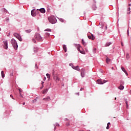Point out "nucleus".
Instances as JSON below:
<instances>
[{
	"label": "nucleus",
	"mask_w": 131,
	"mask_h": 131,
	"mask_svg": "<svg viewBox=\"0 0 131 131\" xmlns=\"http://www.w3.org/2000/svg\"><path fill=\"white\" fill-rule=\"evenodd\" d=\"M111 125V123L110 122H108L107 123V126H106V129H108L110 128V126Z\"/></svg>",
	"instance_id": "21"
},
{
	"label": "nucleus",
	"mask_w": 131,
	"mask_h": 131,
	"mask_svg": "<svg viewBox=\"0 0 131 131\" xmlns=\"http://www.w3.org/2000/svg\"><path fill=\"white\" fill-rule=\"evenodd\" d=\"M18 91H19V94H21V92H23V90L21 89H18Z\"/></svg>",
	"instance_id": "37"
},
{
	"label": "nucleus",
	"mask_w": 131,
	"mask_h": 131,
	"mask_svg": "<svg viewBox=\"0 0 131 131\" xmlns=\"http://www.w3.org/2000/svg\"><path fill=\"white\" fill-rule=\"evenodd\" d=\"M56 126H59L60 125H59V124H58L56 125Z\"/></svg>",
	"instance_id": "49"
},
{
	"label": "nucleus",
	"mask_w": 131,
	"mask_h": 131,
	"mask_svg": "<svg viewBox=\"0 0 131 131\" xmlns=\"http://www.w3.org/2000/svg\"><path fill=\"white\" fill-rule=\"evenodd\" d=\"M72 67L74 70H76L78 71H80V69H79V67L78 66H76V67L72 66Z\"/></svg>",
	"instance_id": "14"
},
{
	"label": "nucleus",
	"mask_w": 131,
	"mask_h": 131,
	"mask_svg": "<svg viewBox=\"0 0 131 131\" xmlns=\"http://www.w3.org/2000/svg\"><path fill=\"white\" fill-rule=\"evenodd\" d=\"M114 67H112V70H114Z\"/></svg>",
	"instance_id": "50"
},
{
	"label": "nucleus",
	"mask_w": 131,
	"mask_h": 131,
	"mask_svg": "<svg viewBox=\"0 0 131 131\" xmlns=\"http://www.w3.org/2000/svg\"><path fill=\"white\" fill-rule=\"evenodd\" d=\"M49 21L52 24H55L57 23V19H56L55 16H51L48 17Z\"/></svg>",
	"instance_id": "1"
},
{
	"label": "nucleus",
	"mask_w": 131,
	"mask_h": 131,
	"mask_svg": "<svg viewBox=\"0 0 131 131\" xmlns=\"http://www.w3.org/2000/svg\"><path fill=\"white\" fill-rule=\"evenodd\" d=\"M61 23H63L64 22V19L63 18H60L59 19Z\"/></svg>",
	"instance_id": "32"
},
{
	"label": "nucleus",
	"mask_w": 131,
	"mask_h": 131,
	"mask_svg": "<svg viewBox=\"0 0 131 131\" xmlns=\"http://www.w3.org/2000/svg\"><path fill=\"white\" fill-rule=\"evenodd\" d=\"M105 61H106V63H109V62H111V59H109L108 57H107V58H106Z\"/></svg>",
	"instance_id": "19"
},
{
	"label": "nucleus",
	"mask_w": 131,
	"mask_h": 131,
	"mask_svg": "<svg viewBox=\"0 0 131 131\" xmlns=\"http://www.w3.org/2000/svg\"><path fill=\"white\" fill-rule=\"evenodd\" d=\"M63 49L64 50L65 52H67V47L65 45H63Z\"/></svg>",
	"instance_id": "24"
},
{
	"label": "nucleus",
	"mask_w": 131,
	"mask_h": 131,
	"mask_svg": "<svg viewBox=\"0 0 131 131\" xmlns=\"http://www.w3.org/2000/svg\"><path fill=\"white\" fill-rule=\"evenodd\" d=\"M43 88H44V85H42V86L40 88V90H42V89H43Z\"/></svg>",
	"instance_id": "41"
},
{
	"label": "nucleus",
	"mask_w": 131,
	"mask_h": 131,
	"mask_svg": "<svg viewBox=\"0 0 131 131\" xmlns=\"http://www.w3.org/2000/svg\"><path fill=\"white\" fill-rule=\"evenodd\" d=\"M121 46H122V47L124 46V43H123V42L122 41L121 42Z\"/></svg>",
	"instance_id": "38"
},
{
	"label": "nucleus",
	"mask_w": 131,
	"mask_h": 131,
	"mask_svg": "<svg viewBox=\"0 0 131 131\" xmlns=\"http://www.w3.org/2000/svg\"><path fill=\"white\" fill-rule=\"evenodd\" d=\"M10 97H11V98H13V100H14V99L13 98V96L12 95H10Z\"/></svg>",
	"instance_id": "42"
},
{
	"label": "nucleus",
	"mask_w": 131,
	"mask_h": 131,
	"mask_svg": "<svg viewBox=\"0 0 131 131\" xmlns=\"http://www.w3.org/2000/svg\"><path fill=\"white\" fill-rule=\"evenodd\" d=\"M43 100H44L45 102H48L50 101L51 100V99L50 97L48 96L47 97L43 98Z\"/></svg>",
	"instance_id": "11"
},
{
	"label": "nucleus",
	"mask_w": 131,
	"mask_h": 131,
	"mask_svg": "<svg viewBox=\"0 0 131 131\" xmlns=\"http://www.w3.org/2000/svg\"><path fill=\"white\" fill-rule=\"evenodd\" d=\"M11 42L13 48H14V49L17 50L18 48V45H17V43L16 41L14 38H12L11 39Z\"/></svg>",
	"instance_id": "2"
},
{
	"label": "nucleus",
	"mask_w": 131,
	"mask_h": 131,
	"mask_svg": "<svg viewBox=\"0 0 131 131\" xmlns=\"http://www.w3.org/2000/svg\"><path fill=\"white\" fill-rule=\"evenodd\" d=\"M25 32L27 33H31L32 32V30L31 29L26 30H25Z\"/></svg>",
	"instance_id": "22"
},
{
	"label": "nucleus",
	"mask_w": 131,
	"mask_h": 131,
	"mask_svg": "<svg viewBox=\"0 0 131 131\" xmlns=\"http://www.w3.org/2000/svg\"><path fill=\"white\" fill-rule=\"evenodd\" d=\"M34 37L35 39L38 41H41L42 39V37L39 33H35Z\"/></svg>",
	"instance_id": "5"
},
{
	"label": "nucleus",
	"mask_w": 131,
	"mask_h": 131,
	"mask_svg": "<svg viewBox=\"0 0 131 131\" xmlns=\"http://www.w3.org/2000/svg\"><path fill=\"white\" fill-rule=\"evenodd\" d=\"M85 74V70L84 69H82L81 70V76L82 77H84Z\"/></svg>",
	"instance_id": "10"
},
{
	"label": "nucleus",
	"mask_w": 131,
	"mask_h": 131,
	"mask_svg": "<svg viewBox=\"0 0 131 131\" xmlns=\"http://www.w3.org/2000/svg\"><path fill=\"white\" fill-rule=\"evenodd\" d=\"M83 90H84V88H81V89H80V91H83Z\"/></svg>",
	"instance_id": "44"
},
{
	"label": "nucleus",
	"mask_w": 131,
	"mask_h": 131,
	"mask_svg": "<svg viewBox=\"0 0 131 131\" xmlns=\"http://www.w3.org/2000/svg\"><path fill=\"white\" fill-rule=\"evenodd\" d=\"M1 31V28H0V31Z\"/></svg>",
	"instance_id": "56"
},
{
	"label": "nucleus",
	"mask_w": 131,
	"mask_h": 131,
	"mask_svg": "<svg viewBox=\"0 0 131 131\" xmlns=\"http://www.w3.org/2000/svg\"><path fill=\"white\" fill-rule=\"evenodd\" d=\"M19 96H20V97L23 98V96L22 95V94L21 93H19Z\"/></svg>",
	"instance_id": "39"
},
{
	"label": "nucleus",
	"mask_w": 131,
	"mask_h": 131,
	"mask_svg": "<svg viewBox=\"0 0 131 131\" xmlns=\"http://www.w3.org/2000/svg\"><path fill=\"white\" fill-rule=\"evenodd\" d=\"M46 35L47 36H50V33H46Z\"/></svg>",
	"instance_id": "33"
},
{
	"label": "nucleus",
	"mask_w": 131,
	"mask_h": 131,
	"mask_svg": "<svg viewBox=\"0 0 131 131\" xmlns=\"http://www.w3.org/2000/svg\"><path fill=\"white\" fill-rule=\"evenodd\" d=\"M127 34L129 35V29L127 30Z\"/></svg>",
	"instance_id": "40"
},
{
	"label": "nucleus",
	"mask_w": 131,
	"mask_h": 131,
	"mask_svg": "<svg viewBox=\"0 0 131 131\" xmlns=\"http://www.w3.org/2000/svg\"><path fill=\"white\" fill-rule=\"evenodd\" d=\"M94 50H96V48H95Z\"/></svg>",
	"instance_id": "58"
},
{
	"label": "nucleus",
	"mask_w": 131,
	"mask_h": 131,
	"mask_svg": "<svg viewBox=\"0 0 131 131\" xmlns=\"http://www.w3.org/2000/svg\"><path fill=\"white\" fill-rule=\"evenodd\" d=\"M71 64H70V66H71Z\"/></svg>",
	"instance_id": "59"
},
{
	"label": "nucleus",
	"mask_w": 131,
	"mask_h": 131,
	"mask_svg": "<svg viewBox=\"0 0 131 131\" xmlns=\"http://www.w3.org/2000/svg\"><path fill=\"white\" fill-rule=\"evenodd\" d=\"M111 44V42H106L105 45V47H109Z\"/></svg>",
	"instance_id": "23"
},
{
	"label": "nucleus",
	"mask_w": 131,
	"mask_h": 131,
	"mask_svg": "<svg viewBox=\"0 0 131 131\" xmlns=\"http://www.w3.org/2000/svg\"><path fill=\"white\" fill-rule=\"evenodd\" d=\"M54 129L56 130V127H55Z\"/></svg>",
	"instance_id": "55"
},
{
	"label": "nucleus",
	"mask_w": 131,
	"mask_h": 131,
	"mask_svg": "<svg viewBox=\"0 0 131 131\" xmlns=\"http://www.w3.org/2000/svg\"><path fill=\"white\" fill-rule=\"evenodd\" d=\"M77 49L79 52H80V53L82 54H85V52L83 50L81 46L80 45H76Z\"/></svg>",
	"instance_id": "3"
},
{
	"label": "nucleus",
	"mask_w": 131,
	"mask_h": 131,
	"mask_svg": "<svg viewBox=\"0 0 131 131\" xmlns=\"http://www.w3.org/2000/svg\"><path fill=\"white\" fill-rule=\"evenodd\" d=\"M6 20L7 22H9V18L8 17H7L6 18Z\"/></svg>",
	"instance_id": "36"
},
{
	"label": "nucleus",
	"mask_w": 131,
	"mask_h": 131,
	"mask_svg": "<svg viewBox=\"0 0 131 131\" xmlns=\"http://www.w3.org/2000/svg\"><path fill=\"white\" fill-rule=\"evenodd\" d=\"M130 12H129L128 13V14H130Z\"/></svg>",
	"instance_id": "57"
},
{
	"label": "nucleus",
	"mask_w": 131,
	"mask_h": 131,
	"mask_svg": "<svg viewBox=\"0 0 131 131\" xmlns=\"http://www.w3.org/2000/svg\"><path fill=\"white\" fill-rule=\"evenodd\" d=\"M45 31H47V32H52V30L51 29H46V30H45Z\"/></svg>",
	"instance_id": "27"
},
{
	"label": "nucleus",
	"mask_w": 131,
	"mask_h": 131,
	"mask_svg": "<svg viewBox=\"0 0 131 131\" xmlns=\"http://www.w3.org/2000/svg\"><path fill=\"white\" fill-rule=\"evenodd\" d=\"M121 70L125 73L126 75H128L127 71L125 70V68L123 67H121Z\"/></svg>",
	"instance_id": "15"
},
{
	"label": "nucleus",
	"mask_w": 131,
	"mask_h": 131,
	"mask_svg": "<svg viewBox=\"0 0 131 131\" xmlns=\"http://www.w3.org/2000/svg\"><path fill=\"white\" fill-rule=\"evenodd\" d=\"M1 74L2 77L4 78L5 76V75L4 74V72L2 71Z\"/></svg>",
	"instance_id": "25"
},
{
	"label": "nucleus",
	"mask_w": 131,
	"mask_h": 131,
	"mask_svg": "<svg viewBox=\"0 0 131 131\" xmlns=\"http://www.w3.org/2000/svg\"><path fill=\"white\" fill-rule=\"evenodd\" d=\"M25 105V102L23 103V105Z\"/></svg>",
	"instance_id": "47"
},
{
	"label": "nucleus",
	"mask_w": 131,
	"mask_h": 131,
	"mask_svg": "<svg viewBox=\"0 0 131 131\" xmlns=\"http://www.w3.org/2000/svg\"><path fill=\"white\" fill-rule=\"evenodd\" d=\"M47 11L49 13H50V12H51V9L50 8H48Z\"/></svg>",
	"instance_id": "35"
},
{
	"label": "nucleus",
	"mask_w": 131,
	"mask_h": 131,
	"mask_svg": "<svg viewBox=\"0 0 131 131\" xmlns=\"http://www.w3.org/2000/svg\"><path fill=\"white\" fill-rule=\"evenodd\" d=\"M13 35H14V37H15V38H17V39H18V40H19V41H22L23 39L21 37V36L18 33H14L13 34Z\"/></svg>",
	"instance_id": "6"
},
{
	"label": "nucleus",
	"mask_w": 131,
	"mask_h": 131,
	"mask_svg": "<svg viewBox=\"0 0 131 131\" xmlns=\"http://www.w3.org/2000/svg\"><path fill=\"white\" fill-rule=\"evenodd\" d=\"M4 43L5 45L4 48L6 50H7L8 49V42L7 41H4Z\"/></svg>",
	"instance_id": "13"
},
{
	"label": "nucleus",
	"mask_w": 131,
	"mask_h": 131,
	"mask_svg": "<svg viewBox=\"0 0 131 131\" xmlns=\"http://www.w3.org/2000/svg\"><path fill=\"white\" fill-rule=\"evenodd\" d=\"M128 6H131V4H129Z\"/></svg>",
	"instance_id": "54"
},
{
	"label": "nucleus",
	"mask_w": 131,
	"mask_h": 131,
	"mask_svg": "<svg viewBox=\"0 0 131 131\" xmlns=\"http://www.w3.org/2000/svg\"><path fill=\"white\" fill-rule=\"evenodd\" d=\"M82 43L83 44V46H86V43H85V42L84 41V40H83V39L82 40Z\"/></svg>",
	"instance_id": "30"
},
{
	"label": "nucleus",
	"mask_w": 131,
	"mask_h": 131,
	"mask_svg": "<svg viewBox=\"0 0 131 131\" xmlns=\"http://www.w3.org/2000/svg\"><path fill=\"white\" fill-rule=\"evenodd\" d=\"M4 11H5V12H7V10L5 9V8H4Z\"/></svg>",
	"instance_id": "43"
},
{
	"label": "nucleus",
	"mask_w": 131,
	"mask_h": 131,
	"mask_svg": "<svg viewBox=\"0 0 131 131\" xmlns=\"http://www.w3.org/2000/svg\"><path fill=\"white\" fill-rule=\"evenodd\" d=\"M52 74H53V78L56 82H58V81H60V78H59L58 77V74H55V72L54 71L53 72Z\"/></svg>",
	"instance_id": "4"
},
{
	"label": "nucleus",
	"mask_w": 131,
	"mask_h": 131,
	"mask_svg": "<svg viewBox=\"0 0 131 131\" xmlns=\"http://www.w3.org/2000/svg\"><path fill=\"white\" fill-rule=\"evenodd\" d=\"M125 104H126V109H128V101H125Z\"/></svg>",
	"instance_id": "26"
},
{
	"label": "nucleus",
	"mask_w": 131,
	"mask_h": 131,
	"mask_svg": "<svg viewBox=\"0 0 131 131\" xmlns=\"http://www.w3.org/2000/svg\"><path fill=\"white\" fill-rule=\"evenodd\" d=\"M69 125H70L69 123H68L67 124V126H69Z\"/></svg>",
	"instance_id": "48"
},
{
	"label": "nucleus",
	"mask_w": 131,
	"mask_h": 131,
	"mask_svg": "<svg viewBox=\"0 0 131 131\" xmlns=\"http://www.w3.org/2000/svg\"><path fill=\"white\" fill-rule=\"evenodd\" d=\"M48 91H49V89H45V90L42 91V94H47V93H48Z\"/></svg>",
	"instance_id": "18"
},
{
	"label": "nucleus",
	"mask_w": 131,
	"mask_h": 131,
	"mask_svg": "<svg viewBox=\"0 0 131 131\" xmlns=\"http://www.w3.org/2000/svg\"><path fill=\"white\" fill-rule=\"evenodd\" d=\"M118 89H119V90H124V87L123 85H120L118 87Z\"/></svg>",
	"instance_id": "20"
},
{
	"label": "nucleus",
	"mask_w": 131,
	"mask_h": 131,
	"mask_svg": "<svg viewBox=\"0 0 131 131\" xmlns=\"http://www.w3.org/2000/svg\"><path fill=\"white\" fill-rule=\"evenodd\" d=\"M39 12L44 14V13H46V10L45 8H41L39 9Z\"/></svg>",
	"instance_id": "16"
},
{
	"label": "nucleus",
	"mask_w": 131,
	"mask_h": 131,
	"mask_svg": "<svg viewBox=\"0 0 131 131\" xmlns=\"http://www.w3.org/2000/svg\"><path fill=\"white\" fill-rule=\"evenodd\" d=\"M31 16L32 17L36 16V10L35 9H32L31 10Z\"/></svg>",
	"instance_id": "8"
},
{
	"label": "nucleus",
	"mask_w": 131,
	"mask_h": 131,
	"mask_svg": "<svg viewBox=\"0 0 131 131\" xmlns=\"http://www.w3.org/2000/svg\"><path fill=\"white\" fill-rule=\"evenodd\" d=\"M117 100V98L115 97V100Z\"/></svg>",
	"instance_id": "52"
},
{
	"label": "nucleus",
	"mask_w": 131,
	"mask_h": 131,
	"mask_svg": "<svg viewBox=\"0 0 131 131\" xmlns=\"http://www.w3.org/2000/svg\"><path fill=\"white\" fill-rule=\"evenodd\" d=\"M126 59H128L129 58H130V56H129V53H126Z\"/></svg>",
	"instance_id": "28"
},
{
	"label": "nucleus",
	"mask_w": 131,
	"mask_h": 131,
	"mask_svg": "<svg viewBox=\"0 0 131 131\" xmlns=\"http://www.w3.org/2000/svg\"><path fill=\"white\" fill-rule=\"evenodd\" d=\"M107 81H106V80H102V79H98L97 81V83H98L99 84H103V83H105V82H106Z\"/></svg>",
	"instance_id": "7"
},
{
	"label": "nucleus",
	"mask_w": 131,
	"mask_h": 131,
	"mask_svg": "<svg viewBox=\"0 0 131 131\" xmlns=\"http://www.w3.org/2000/svg\"><path fill=\"white\" fill-rule=\"evenodd\" d=\"M130 10H131L130 8H129L128 9V11H130Z\"/></svg>",
	"instance_id": "46"
},
{
	"label": "nucleus",
	"mask_w": 131,
	"mask_h": 131,
	"mask_svg": "<svg viewBox=\"0 0 131 131\" xmlns=\"http://www.w3.org/2000/svg\"><path fill=\"white\" fill-rule=\"evenodd\" d=\"M43 84H44V82L41 81V84H42V85H43Z\"/></svg>",
	"instance_id": "45"
},
{
	"label": "nucleus",
	"mask_w": 131,
	"mask_h": 131,
	"mask_svg": "<svg viewBox=\"0 0 131 131\" xmlns=\"http://www.w3.org/2000/svg\"><path fill=\"white\" fill-rule=\"evenodd\" d=\"M46 80V77L44 78V80Z\"/></svg>",
	"instance_id": "51"
},
{
	"label": "nucleus",
	"mask_w": 131,
	"mask_h": 131,
	"mask_svg": "<svg viewBox=\"0 0 131 131\" xmlns=\"http://www.w3.org/2000/svg\"><path fill=\"white\" fill-rule=\"evenodd\" d=\"M37 102V99H34L33 101H32V103H35Z\"/></svg>",
	"instance_id": "34"
},
{
	"label": "nucleus",
	"mask_w": 131,
	"mask_h": 131,
	"mask_svg": "<svg viewBox=\"0 0 131 131\" xmlns=\"http://www.w3.org/2000/svg\"><path fill=\"white\" fill-rule=\"evenodd\" d=\"M32 40L33 42H34V43H36V41L34 38H32Z\"/></svg>",
	"instance_id": "31"
},
{
	"label": "nucleus",
	"mask_w": 131,
	"mask_h": 131,
	"mask_svg": "<svg viewBox=\"0 0 131 131\" xmlns=\"http://www.w3.org/2000/svg\"><path fill=\"white\" fill-rule=\"evenodd\" d=\"M46 76H47V78H48L49 79L51 78V75L49 74H47Z\"/></svg>",
	"instance_id": "29"
},
{
	"label": "nucleus",
	"mask_w": 131,
	"mask_h": 131,
	"mask_svg": "<svg viewBox=\"0 0 131 131\" xmlns=\"http://www.w3.org/2000/svg\"><path fill=\"white\" fill-rule=\"evenodd\" d=\"M100 28H101L102 29H103L104 28V29L105 30H107V26H105L104 24L101 23V24H100Z\"/></svg>",
	"instance_id": "9"
},
{
	"label": "nucleus",
	"mask_w": 131,
	"mask_h": 131,
	"mask_svg": "<svg viewBox=\"0 0 131 131\" xmlns=\"http://www.w3.org/2000/svg\"><path fill=\"white\" fill-rule=\"evenodd\" d=\"M77 94L79 96V94L78 93H77Z\"/></svg>",
	"instance_id": "53"
},
{
	"label": "nucleus",
	"mask_w": 131,
	"mask_h": 131,
	"mask_svg": "<svg viewBox=\"0 0 131 131\" xmlns=\"http://www.w3.org/2000/svg\"><path fill=\"white\" fill-rule=\"evenodd\" d=\"M38 48L37 47H34V48H33V52L34 53H37L38 51Z\"/></svg>",
	"instance_id": "17"
},
{
	"label": "nucleus",
	"mask_w": 131,
	"mask_h": 131,
	"mask_svg": "<svg viewBox=\"0 0 131 131\" xmlns=\"http://www.w3.org/2000/svg\"><path fill=\"white\" fill-rule=\"evenodd\" d=\"M88 38L90 39H92V40H94L95 39V37L93 34H92L91 35H89Z\"/></svg>",
	"instance_id": "12"
}]
</instances>
